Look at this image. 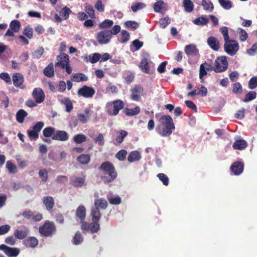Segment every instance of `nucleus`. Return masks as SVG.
Wrapping results in <instances>:
<instances>
[{
	"mask_svg": "<svg viewBox=\"0 0 257 257\" xmlns=\"http://www.w3.org/2000/svg\"><path fill=\"white\" fill-rule=\"evenodd\" d=\"M141 159V155L140 153L137 151H132L128 157L127 161L130 163H133L136 161H139Z\"/></svg>",
	"mask_w": 257,
	"mask_h": 257,
	"instance_id": "nucleus-24",
	"label": "nucleus"
},
{
	"mask_svg": "<svg viewBox=\"0 0 257 257\" xmlns=\"http://www.w3.org/2000/svg\"><path fill=\"white\" fill-rule=\"evenodd\" d=\"M257 87V76L251 78L248 82V88L253 89Z\"/></svg>",
	"mask_w": 257,
	"mask_h": 257,
	"instance_id": "nucleus-64",
	"label": "nucleus"
},
{
	"mask_svg": "<svg viewBox=\"0 0 257 257\" xmlns=\"http://www.w3.org/2000/svg\"><path fill=\"white\" fill-rule=\"evenodd\" d=\"M44 75L49 78L54 76V66L52 63H50L43 71Z\"/></svg>",
	"mask_w": 257,
	"mask_h": 257,
	"instance_id": "nucleus-34",
	"label": "nucleus"
},
{
	"mask_svg": "<svg viewBox=\"0 0 257 257\" xmlns=\"http://www.w3.org/2000/svg\"><path fill=\"white\" fill-rule=\"evenodd\" d=\"M72 77V81L76 82L86 81L88 80V77L85 74L81 73L73 74Z\"/></svg>",
	"mask_w": 257,
	"mask_h": 257,
	"instance_id": "nucleus-35",
	"label": "nucleus"
},
{
	"mask_svg": "<svg viewBox=\"0 0 257 257\" xmlns=\"http://www.w3.org/2000/svg\"><path fill=\"white\" fill-rule=\"evenodd\" d=\"M29 233V230L26 228L25 230L16 229L15 230L14 234L16 238L19 239H23L25 238Z\"/></svg>",
	"mask_w": 257,
	"mask_h": 257,
	"instance_id": "nucleus-31",
	"label": "nucleus"
},
{
	"mask_svg": "<svg viewBox=\"0 0 257 257\" xmlns=\"http://www.w3.org/2000/svg\"><path fill=\"white\" fill-rule=\"evenodd\" d=\"M232 92L235 94H240L242 92V86L239 82H236L233 84Z\"/></svg>",
	"mask_w": 257,
	"mask_h": 257,
	"instance_id": "nucleus-57",
	"label": "nucleus"
},
{
	"mask_svg": "<svg viewBox=\"0 0 257 257\" xmlns=\"http://www.w3.org/2000/svg\"><path fill=\"white\" fill-rule=\"evenodd\" d=\"M224 42V51L230 56L234 55L239 48L238 43L236 40L230 39Z\"/></svg>",
	"mask_w": 257,
	"mask_h": 257,
	"instance_id": "nucleus-4",
	"label": "nucleus"
},
{
	"mask_svg": "<svg viewBox=\"0 0 257 257\" xmlns=\"http://www.w3.org/2000/svg\"><path fill=\"white\" fill-rule=\"evenodd\" d=\"M13 81L16 87H19L24 82V77L21 73H16L13 76Z\"/></svg>",
	"mask_w": 257,
	"mask_h": 257,
	"instance_id": "nucleus-26",
	"label": "nucleus"
},
{
	"mask_svg": "<svg viewBox=\"0 0 257 257\" xmlns=\"http://www.w3.org/2000/svg\"><path fill=\"white\" fill-rule=\"evenodd\" d=\"M52 139L64 142L69 139V135L66 131L58 130L55 131V134L52 136Z\"/></svg>",
	"mask_w": 257,
	"mask_h": 257,
	"instance_id": "nucleus-15",
	"label": "nucleus"
},
{
	"mask_svg": "<svg viewBox=\"0 0 257 257\" xmlns=\"http://www.w3.org/2000/svg\"><path fill=\"white\" fill-rule=\"evenodd\" d=\"M127 155V151L125 150H121L119 151L116 154V158L121 161L125 160Z\"/></svg>",
	"mask_w": 257,
	"mask_h": 257,
	"instance_id": "nucleus-58",
	"label": "nucleus"
},
{
	"mask_svg": "<svg viewBox=\"0 0 257 257\" xmlns=\"http://www.w3.org/2000/svg\"><path fill=\"white\" fill-rule=\"evenodd\" d=\"M71 12V11L69 8L67 7H65L60 11L59 13L60 16L63 17L64 20H67L69 18Z\"/></svg>",
	"mask_w": 257,
	"mask_h": 257,
	"instance_id": "nucleus-44",
	"label": "nucleus"
},
{
	"mask_svg": "<svg viewBox=\"0 0 257 257\" xmlns=\"http://www.w3.org/2000/svg\"><path fill=\"white\" fill-rule=\"evenodd\" d=\"M72 139L74 143L81 144L86 141V137L83 134H79L74 136Z\"/></svg>",
	"mask_w": 257,
	"mask_h": 257,
	"instance_id": "nucleus-40",
	"label": "nucleus"
},
{
	"mask_svg": "<svg viewBox=\"0 0 257 257\" xmlns=\"http://www.w3.org/2000/svg\"><path fill=\"white\" fill-rule=\"evenodd\" d=\"M42 200L47 210L50 211L53 209L55 205V201L52 196H44Z\"/></svg>",
	"mask_w": 257,
	"mask_h": 257,
	"instance_id": "nucleus-21",
	"label": "nucleus"
},
{
	"mask_svg": "<svg viewBox=\"0 0 257 257\" xmlns=\"http://www.w3.org/2000/svg\"><path fill=\"white\" fill-rule=\"evenodd\" d=\"M236 32L239 34V39L240 41L244 42L247 39L248 34L244 30L240 28H238L237 29Z\"/></svg>",
	"mask_w": 257,
	"mask_h": 257,
	"instance_id": "nucleus-48",
	"label": "nucleus"
},
{
	"mask_svg": "<svg viewBox=\"0 0 257 257\" xmlns=\"http://www.w3.org/2000/svg\"><path fill=\"white\" fill-rule=\"evenodd\" d=\"M207 44L214 51H218L220 48L218 40L214 37H210L207 39Z\"/></svg>",
	"mask_w": 257,
	"mask_h": 257,
	"instance_id": "nucleus-22",
	"label": "nucleus"
},
{
	"mask_svg": "<svg viewBox=\"0 0 257 257\" xmlns=\"http://www.w3.org/2000/svg\"><path fill=\"white\" fill-rule=\"evenodd\" d=\"M157 177L164 185H168L169 182V178L164 173H159L157 175Z\"/></svg>",
	"mask_w": 257,
	"mask_h": 257,
	"instance_id": "nucleus-60",
	"label": "nucleus"
},
{
	"mask_svg": "<svg viewBox=\"0 0 257 257\" xmlns=\"http://www.w3.org/2000/svg\"><path fill=\"white\" fill-rule=\"evenodd\" d=\"M121 38L119 40L120 43H124L127 42L130 38L129 33L125 30H122L121 32Z\"/></svg>",
	"mask_w": 257,
	"mask_h": 257,
	"instance_id": "nucleus-55",
	"label": "nucleus"
},
{
	"mask_svg": "<svg viewBox=\"0 0 257 257\" xmlns=\"http://www.w3.org/2000/svg\"><path fill=\"white\" fill-rule=\"evenodd\" d=\"M38 240L33 236H30L23 241V244L27 247L34 248L38 244Z\"/></svg>",
	"mask_w": 257,
	"mask_h": 257,
	"instance_id": "nucleus-20",
	"label": "nucleus"
},
{
	"mask_svg": "<svg viewBox=\"0 0 257 257\" xmlns=\"http://www.w3.org/2000/svg\"><path fill=\"white\" fill-rule=\"evenodd\" d=\"M98 170L102 172V174H107L116 171L113 164L109 161L103 162L99 167Z\"/></svg>",
	"mask_w": 257,
	"mask_h": 257,
	"instance_id": "nucleus-11",
	"label": "nucleus"
},
{
	"mask_svg": "<svg viewBox=\"0 0 257 257\" xmlns=\"http://www.w3.org/2000/svg\"><path fill=\"white\" fill-rule=\"evenodd\" d=\"M175 129V125L171 116L163 115L158 119L156 131L162 137H169Z\"/></svg>",
	"mask_w": 257,
	"mask_h": 257,
	"instance_id": "nucleus-1",
	"label": "nucleus"
},
{
	"mask_svg": "<svg viewBox=\"0 0 257 257\" xmlns=\"http://www.w3.org/2000/svg\"><path fill=\"white\" fill-rule=\"evenodd\" d=\"M94 141L95 143L97 144L100 146L104 145V139L102 134H99L97 137L94 139Z\"/></svg>",
	"mask_w": 257,
	"mask_h": 257,
	"instance_id": "nucleus-63",
	"label": "nucleus"
},
{
	"mask_svg": "<svg viewBox=\"0 0 257 257\" xmlns=\"http://www.w3.org/2000/svg\"><path fill=\"white\" fill-rule=\"evenodd\" d=\"M185 52L187 55H197L198 50L194 45H188L185 47Z\"/></svg>",
	"mask_w": 257,
	"mask_h": 257,
	"instance_id": "nucleus-25",
	"label": "nucleus"
},
{
	"mask_svg": "<svg viewBox=\"0 0 257 257\" xmlns=\"http://www.w3.org/2000/svg\"><path fill=\"white\" fill-rule=\"evenodd\" d=\"M70 184L74 187H82L86 181V175H82L81 177H75L70 178Z\"/></svg>",
	"mask_w": 257,
	"mask_h": 257,
	"instance_id": "nucleus-17",
	"label": "nucleus"
},
{
	"mask_svg": "<svg viewBox=\"0 0 257 257\" xmlns=\"http://www.w3.org/2000/svg\"><path fill=\"white\" fill-rule=\"evenodd\" d=\"M76 160L82 165H87L90 161V155L89 154H81L77 157Z\"/></svg>",
	"mask_w": 257,
	"mask_h": 257,
	"instance_id": "nucleus-33",
	"label": "nucleus"
},
{
	"mask_svg": "<svg viewBox=\"0 0 257 257\" xmlns=\"http://www.w3.org/2000/svg\"><path fill=\"white\" fill-rule=\"evenodd\" d=\"M201 5L205 10H208L212 12L214 9V7L212 3L210 1L207 2L206 0H202Z\"/></svg>",
	"mask_w": 257,
	"mask_h": 257,
	"instance_id": "nucleus-56",
	"label": "nucleus"
},
{
	"mask_svg": "<svg viewBox=\"0 0 257 257\" xmlns=\"http://www.w3.org/2000/svg\"><path fill=\"white\" fill-rule=\"evenodd\" d=\"M83 238L82 237L81 233L77 231L73 238L72 243L74 245H78L83 241Z\"/></svg>",
	"mask_w": 257,
	"mask_h": 257,
	"instance_id": "nucleus-51",
	"label": "nucleus"
},
{
	"mask_svg": "<svg viewBox=\"0 0 257 257\" xmlns=\"http://www.w3.org/2000/svg\"><path fill=\"white\" fill-rule=\"evenodd\" d=\"M247 146L246 142L244 140H238L234 142L232 145L233 149L242 150L245 149Z\"/></svg>",
	"mask_w": 257,
	"mask_h": 257,
	"instance_id": "nucleus-29",
	"label": "nucleus"
},
{
	"mask_svg": "<svg viewBox=\"0 0 257 257\" xmlns=\"http://www.w3.org/2000/svg\"><path fill=\"white\" fill-rule=\"evenodd\" d=\"M90 111L88 108H86L84 110L85 114H78V118L79 120L82 123H86L90 117Z\"/></svg>",
	"mask_w": 257,
	"mask_h": 257,
	"instance_id": "nucleus-32",
	"label": "nucleus"
},
{
	"mask_svg": "<svg viewBox=\"0 0 257 257\" xmlns=\"http://www.w3.org/2000/svg\"><path fill=\"white\" fill-rule=\"evenodd\" d=\"M144 91V89L140 84H136L131 89V99L135 101H139L141 99V96Z\"/></svg>",
	"mask_w": 257,
	"mask_h": 257,
	"instance_id": "nucleus-6",
	"label": "nucleus"
},
{
	"mask_svg": "<svg viewBox=\"0 0 257 257\" xmlns=\"http://www.w3.org/2000/svg\"><path fill=\"white\" fill-rule=\"evenodd\" d=\"M139 66L144 73L146 74L150 73V66L149 64V59L148 57L144 56L142 58Z\"/></svg>",
	"mask_w": 257,
	"mask_h": 257,
	"instance_id": "nucleus-19",
	"label": "nucleus"
},
{
	"mask_svg": "<svg viewBox=\"0 0 257 257\" xmlns=\"http://www.w3.org/2000/svg\"><path fill=\"white\" fill-rule=\"evenodd\" d=\"M208 22V20L205 17L203 16L199 17L195 19L193 21L194 24L195 25L202 26L206 25Z\"/></svg>",
	"mask_w": 257,
	"mask_h": 257,
	"instance_id": "nucleus-41",
	"label": "nucleus"
},
{
	"mask_svg": "<svg viewBox=\"0 0 257 257\" xmlns=\"http://www.w3.org/2000/svg\"><path fill=\"white\" fill-rule=\"evenodd\" d=\"M76 215L81 221L85 220L86 217V208L83 205H80L76 210Z\"/></svg>",
	"mask_w": 257,
	"mask_h": 257,
	"instance_id": "nucleus-28",
	"label": "nucleus"
},
{
	"mask_svg": "<svg viewBox=\"0 0 257 257\" xmlns=\"http://www.w3.org/2000/svg\"><path fill=\"white\" fill-rule=\"evenodd\" d=\"M23 34L28 37L29 39H31L33 37V31L32 28L29 26H27L24 28Z\"/></svg>",
	"mask_w": 257,
	"mask_h": 257,
	"instance_id": "nucleus-61",
	"label": "nucleus"
},
{
	"mask_svg": "<svg viewBox=\"0 0 257 257\" xmlns=\"http://www.w3.org/2000/svg\"><path fill=\"white\" fill-rule=\"evenodd\" d=\"M101 58V54L97 53H95L92 55H87L84 56L83 57V60L86 62H90L91 63L94 64L99 61Z\"/></svg>",
	"mask_w": 257,
	"mask_h": 257,
	"instance_id": "nucleus-23",
	"label": "nucleus"
},
{
	"mask_svg": "<svg viewBox=\"0 0 257 257\" xmlns=\"http://www.w3.org/2000/svg\"><path fill=\"white\" fill-rule=\"evenodd\" d=\"M10 27L13 31L17 33L19 32L20 29L21 23L18 20H13L10 24Z\"/></svg>",
	"mask_w": 257,
	"mask_h": 257,
	"instance_id": "nucleus-43",
	"label": "nucleus"
},
{
	"mask_svg": "<svg viewBox=\"0 0 257 257\" xmlns=\"http://www.w3.org/2000/svg\"><path fill=\"white\" fill-rule=\"evenodd\" d=\"M111 37L107 30L99 32L96 36V39L100 44H105L110 41Z\"/></svg>",
	"mask_w": 257,
	"mask_h": 257,
	"instance_id": "nucleus-9",
	"label": "nucleus"
},
{
	"mask_svg": "<svg viewBox=\"0 0 257 257\" xmlns=\"http://www.w3.org/2000/svg\"><path fill=\"white\" fill-rule=\"evenodd\" d=\"M61 103L65 105L66 107V111L67 112H70L73 108V104L69 98H65L61 101Z\"/></svg>",
	"mask_w": 257,
	"mask_h": 257,
	"instance_id": "nucleus-42",
	"label": "nucleus"
},
{
	"mask_svg": "<svg viewBox=\"0 0 257 257\" xmlns=\"http://www.w3.org/2000/svg\"><path fill=\"white\" fill-rule=\"evenodd\" d=\"M256 93L255 91H249L247 93L245 96L244 98L242 100L243 102H247L250 101L254 99H255L256 97Z\"/></svg>",
	"mask_w": 257,
	"mask_h": 257,
	"instance_id": "nucleus-54",
	"label": "nucleus"
},
{
	"mask_svg": "<svg viewBox=\"0 0 257 257\" xmlns=\"http://www.w3.org/2000/svg\"><path fill=\"white\" fill-rule=\"evenodd\" d=\"M124 107V102L121 99L109 101L105 105V111L110 116H116Z\"/></svg>",
	"mask_w": 257,
	"mask_h": 257,
	"instance_id": "nucleus-2",
	"label": "nucleus"
},
{
	"mask_svg": "<svg viewBox=\"0 0 257 257\" xmlns=\"http://www.w3.org/2000/svg\"><path fill=\"white\" fill-rule=\"evenodd\" d=\"M44 49L43 47H40L38 49L35 51L33 53V57L34 59H39L41 57L42 55L44 53Z\"/></svg>",
	"mask_w": 257,
	"mask_h": 257,
	"instance_id": "nucleus-62",
	"label": "nucleus"
},
{
	"mask_svg": "<svg viewBox=\"0 0 257 257\" xmlns=\"http://www.w3.org/2000/svg\"><path fill=\"white\" fill-rule=\"evenodd\" d=\"M183 6L185 11L190 13L193 11L194 5L191 0H184Z\"/></svg>",
	"mask_w": 257,
	"mask_h": 257,
	"instance_id": "nucleus-45",
	"label": "nucleus"
},
{
	"mask_svg": "<svg viewBox=\"0 0 257 257\" xmlns=\"http://www.w3.org/2000/svg\"><path fill=\"white\" fill-rule=\"evenodd\" d=\"M98 170L102 172V174H107L116 171L113 164L109 161L103 162L99 167Z\"/></svg>",
	"mask_w": 257,
	"mask_h": 257,
	"instance_id": "nucleus-12",
	"label": "nucleus"
},
{
	"mask_svg": "<svg viewBox=\"0 0 257 257\" xmlns=\"http://www.w3.org/2000/svg\"><path fill=\"white\" fill-rule=\"evenodd\" d=\"M243 164L240 162H234L230 167L231 172L235 175H240L243 170Z\"/></svg>",
	"mask_w": 257,
	"mask_h": 257,
	"instance_id": "nucleus-18",
	"label": "nucleus"
},
{
	"mask_svg": "<svg viewBox=\"0 0 257 257\" xmlns=\"http://www.w3.org/2000/svg\"><path fill=\"white\" fill-rule=\"evenodd\" d=\"M55 133V128L52 126L46 127L43 131V135L46 138L52 137Z\"/></svg>",
	"mask_w": 257,
	"mask_h": 257,
	"instance_id": "nucleus-38",
	"label": "nucleus"
},
{
	"mask_svg": "<svg viewBox=\"0 0 257 257\" xmlns=\"http://www.w3.org/2000/svg\"><path fill=\"white\" fill-rule=\"evenodd\" d=\"M95 93V90L93 87L87 85H84L79 89L77 92L79 96H81L85 98H91Z\"/></svg>",
	"mask_w": 257,
	"mask_h": 257,
	"instance_id": "nucleus-8",
	"label": "nucleus"
},
{
	"mask_svg": "<svg viewBox=\"0 0 257 257\" xmlns=\"http://www.w3.org/2000/svg\"><path fill=\"white\" fill-rule=\"evenodd\" d=\"M56 231V227L52 221H46L43 225L39 228V232L41 235L45 237L52 236Z\"/></svg>",
	"mask_w": 257,
	"mask_h": 257,
	"instance_id": "nucleus-3",
	"label": "nucleus"
},
{
	"mask_svg": "<svg viewBox=\"0 0 257 257\" xmlns=\"http://www.w3.org/2000/svg\"><path fill=\"white\" fill-rule=\"evenodd\" d=\"M171 23V19L169 17L162 18L160 20V27L165 29Z\"/></svg>",
	"mask_w": 257,
	"mask_h": 257,
	"instance_id": "nucleus-59",
	"label": "nucleus"
},
{
	"mask_svg": "<svg viewBox=\"0 0 257 257\" xmlns=\"http://www.w3.org/2000/svg\"><path fill=\"white\" fill-rule=\"evenodd\" d=\"M89 230L91 233L97 232L100 228V224L98 222H93L89 223Z\"/></svg>",
	"mask_w": 257,
	"mask_h": 257,
	"instance_id": "nucleus-46",
	"label": "nucleus"
},
{
	"mask_svg": "<svg viewBox=\"0 0 257 257\" xmlns=\"http://www.w3.org/2000/svg\"><path fill=\"white\" fill-rule=\"evenodd\" d=\"M117 177L116 171L107 174H102L100 178L103 182L106 184L114 181Z\"/></svg>",
	"mask_w": 257,
	"mask_h": 257,
	"instance_id": "nucleus-14",
	"label": "nucleus"
},
{
	"mask_svg": "<svg viewBox=\"0 0 257 257\" xmlns=\"http://www.w3.org/2000/svg\"><path fill=\"white\" fill-rule=\"evenodd\" d=\"M154 10L155 12L164 14L168 10V5L163 1H158L154 4Z\"/></svg>",
	"mask_w": 257,
	"mask_h": 257,
	"instance_id": "nucleus-16",
	"label": "nucleus"
},
{
	"mask_svg": "<svg viewBox=\"0 0 257 257\" xmlns=\"http://www.w3.org/2000/svg\"><path fill=\"white\" fill-rule=\"evenodd\" d=\"M28 115L27 112L24 109H20L16 114V119L19 123H23L25 117Z\"/></svg>",
	"mask_w": 257,
	"mask_h": 257,
	"instance_id": "nucleus-37",
	"label": "nucleus"
},
{
	"mask_svg": "<svg viewBox=\"0 0 257 257\" xmlns=\"http://www.w3.org/2000/svg\"><path fill=\"white\" fill-rule=\"evenodd\" d=\"M91 215L93 222H99L101 217V213L99 209L95 207L92 208L91 210Z\"/></svg>",
	"mask_w": 257,
	"mask_h": 257,
	"instance_id": "nucleus-36",
	"label": "nucleus"
},
{
	"mask_svg": "<svg viewBox=\"0 0 257 257\" xmlns=\"http://www.w3.org/2000/svg\"><path fill=\"white\" fill-rule=\"evenodd\" d=\"M128 133L126 131L124 130H120L119 133V135L116 138V142L119 144H121L123 141L124 138L126 137Z\"/></svg>",
	"mask_w": 257,
	"mask_h": 257,
	"instance_id": "nucleus-53",
	"label": "nucleus"
},
{
	"mask_svg": "<svg viewBox=\"0 0 257 257\" xmlns=\"http://www.w3.org/2000/svg\"><path fill=\"white\" fill-rule=\"evenodd\" d=\"M125 26L132 31H135L139 27V24L137 22L132 21H127L124 23Z\"/></svg>",
	"mask_w": 257,
	"mask_h": 257,
	"instance_id": "nucleus-47",
	"label": "nucleus"
},
{
	"mask_svg": "<svg viewBox=\"0 0 257 257\" xmlns=\"http://www.w3.org/2000/svg\"><path fill=\"white\" fill-rule=\"evenodd\" d=\"M123 111L127 116H134L138 114L141 111V109L138 106H136L134 108L125 107L123 109Z\"/></svg>",
	"mask_w": 257,
	"mask_h": 257,
	"instance_id": "nucleus-27",
	"label": "nucleus"
},
{
	"mask_svg": "<svg viewBox=\"0 0 257 257\" xmlns=\"http://www.w3.org/2000/svg\"><path fill=\"white\" fill-rule=\"evenodd\" d=\"M84 11L91 19L95 18L94 10L91 5H88L85 7Z\"/></svg>",
	"mask_w": 257,
	"mask_h": 257,
	"instance_id": "nucleus-49",
	"label": "nucleus"
},
{
	"mask_svg": "<svg viewBox=\"0 0 257 257\" xmlns=\"http://www.w3.org/2000/svg\"><path fill=\"white\" fill-rule=\"evenodd\" d=\"M113 24V22L112 20L106 19L99 24L98 27L100 29L109 28H110Z\"/></svg>",
	"mask_w": 257,
	"mask_h": 257,
	"instance_id": "nucleus-50",
	"label": "nucleus"
},
{
	"mask_svg": "<svg viewBox=\"0 0 257 257\" xmlns=\"http://www.w3.org/2000/svg\"><path fill=\"white\" fill-rule=\"evenodd\" d=\"M107 205V202L104 198L97 199L95 200L94 206L97 209H105Z\"/></svg>",
	"mask_w": 257,
	"mask_h": 257,
	"instance_id": "nucleus-30",
	"label": "nucleus"
},
{
	"mask_svg": "<svg viewBox=\"0 0 257 257\" xmlns=\"http://www.w3.org/2000/svg\"><path fill=\"white\" fill-rule=\"evenodd\" d=\"M44 125L42 121L37 122L33 127V130L28 131V136L31 140L36 141L39 138V133Z\"/></svg>",
	"mask_w": 257,
	"mask_h": 257,
	"instance_id": "nucleus-7",
	"label": "nucleus"
},
{
	"mask_svg": "<svg viewBox=\"0 0 257 257\" xmlns=\"http://www.w3.org/2000/svg\"><path fill=\"white\" fill-rule=\"evenodd\" d=\"M6 167L8 170L9 173L15 174L18 171L17 166L11 161L7 162Z\"/></svg>",
	"mask_w": 257,
	"mask_h": 257,
	"instance_id": "nucleus-39",
	"label": "nucleus"
},
{
	"mask_svg": "<svg viewBox=\"0 0 257 257\" xmlns=\"http://www.w3.org/2000/svg\"><path fill=\"white\" fill-rule=\"evenodd\" d=\"M220 6L225 10H229L232 7V3L229 0H218Z\"/></svg>",
	"mask_w": 257,
	"mask_h": 257,
	"instance_id": "nucleus-52",
	"label": "nucleus"
},
{
	"mask_svg": "<svg viewBox=\"0 0 257 257\" xmlns=\"http://www.w3.org/2000/svg\"><path fill=\"white\" fill-rule=\"evenodd\" d=\"M33 98L37 103H41L44 101L45 95L43 90L40 88H35L32 93Z\"/></svg>",
	"mask_w": 257,
	"mask_h": 257,
	"instance_id": "nucleus-13",
	"label": "nucleus"
},
{
	"mask_svg": "<svg viewBox=\"0 0 257 257\" xmlns=\"http://www.w3.org/2000/svg\"><path fill=\"white\" fill-rule=\"evenodd\" d=\"M228 65L226 56L218 57L215 59L213 70L216 73L224 72L227 69Z\"/></svg>",
	"mask_w": 257,
	"mask_h": 257,
	"instance_id": "nucleus-5",
	"label": "nucleus"
},
{
	"mask_svg": "<svg viewBox=\"0 0 257 257\" xmlns=\"http://www.w3.org/2000/svg\"><path fill=\"white\" fill-rule=\"evenodd\" d=\"M0 249L9 257H16L20 253V249L18 248H12L5 244L0 245Z\"/></svg>",
	"mask_w": 257,
	"mask_h": 257,
	"instance_id": "nucleus-10",
	"label": "nucleus"
}]
</instances>
